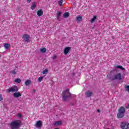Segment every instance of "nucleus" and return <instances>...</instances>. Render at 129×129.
Wrapping results in <instances>:
<instances>
[{
    "label": "nucleus",
    "mask_w": 129,
    "mask_h": 129,
    "mask_svg": "<svg viewBox=\"0 0 129 129\" xmlns=\"http://www.w3.org/2000/svg\"><path fill=\"white\" fill-rule=\"evenodd\" d=\"M75 97V95H73L69 92V89H67L64 91H63L62 93V101L65 102H68L70 101L71 98Z\"/></svg>",
    "instance_id": "1"
},
{
    "label": "nucleus",
    "mask_w": 129,
    "mask_h": 129,
    "mask_svg": "<svg viewBox=\"0 0 129 129\" xmlns=\"http://www.w3.org/2000/svg\"><path fill=\"white\" fill-rule=\"evenodd\" d=\"M22 125L21 120L13 121L10 124L11 129H19V127Z\"/></svg>",
    "instance_id": "2"
},
{
    "label": "nucleus",
    "mask_w": 129,
    "mask_h": 129,
    "mask_svg": "<svg viewBox=\"0 0 129 129\" xmlns=\"http://www.w3.org/2000/svg\"><path fill=\"white\" fill-rule=\"evenodd\" d=\"M118 112L117 114V118H122L124 116L125 113V108L123 106H121L118 110Z\"/></svg>",
    "instance_id": "3"
},
{
    "label": "nucleus",
    "mask_w": 129,
    "mask_h": 129,
    "mask_svg": "<svg viewBox=\"0 0 129 129\" xmlns=\"http://www.w3.org/2000/svg\"><path fill=\"white\" fill-rule=\"evenodd\" d=\"M110 80H112V81H113L114 80H121L122 79V76H121V74L118 73L116 75L113 76L112 77H111L110 78Z\"/></svg>",
    "instance_id": "4"
},
{
    "label": "nucleus",
    "mask_w": 129,
    "mask_h": 129,
    "mask_svg": "<svg viewBox=\"0 0 129 129\" xmlns=\"http://www.w3.org/2000/svg\"><path fill=\"white\" fill-rule=\"evenodd\" d=\"M18 91H19V89L16 86L9 88V89L7 90V92L8 93H10V92H18Z\"/></svg>",
    "instance_id": "5"
},
{
    "label": "nucleus",
    "mask_w": 129,
    "mask_h": 129,
    "mask_svg": "<svg viewBox=\"0 0 129 129\" xmlns=\"http://www.w3.org/2000/svg\"><path fill=\"white\" fill-rule=\"evenodd\" d=\"M120 127L122 129H128L129 123L127 122H121L120 124Z\"/></svg>",
    "instance_id": "6"
},
{
    "label": "nucleus",
    "mask_w": 129,
    "mask_h": 129,
    "mask_svg": "<svg viewBox=\"0 0 129 129\" xmlns=\"http://www.w3.org/2000/svg\"><path fill=\"white\" fill-rule=\"evenodd\" d=\"M22 39L25 42H26V43H29V41L30 40V35L28 34H23Z\"/></svg>",
    "instance_id": "7"
},
{
    "label": "nucleus",
    "mask_w": 129,
    "mask_h": 129,
    "mask_svg": "<svg viewBox=\"0 0 129 129\" xmlns=\"http://www.w3.org/2000/svg\"><path fill=\"white\" fill-rule=\"evenodd\" d=\"M71 50V47H67L64 49V55H67L68 53H69V51Z\"/></svg>",
    "instance_id": "8"
},
{
    "label": "nucleus",
    "mask_w": 129,
    "mask_h": 129,
    "mask_svg": "<svg viewBox=\"0 0 129 129\" xmlns=\"http://www.w3.org/2000/svg\"><path fill=\"white\" fill-rule=\"evenodd\" d=\"M43 125V123H42V121L39 120L36 122L35 126L36 127H41Z\"/></svg>",
    "instance_id": "9"
},
{
    "label": "nucleus",
    "mask_w": 129,
    "mask_h": 129,
    "mask_svg": "<svg viewBox=\"0 0 129 129\" xmlns=\"http://www.w3.org/2000/svg\"><path fill=\"white\" fill-rule=\"evenodd\" d=\"M86 97H91V96L93 94V93L92 92H90L89 91H87L85 93Z\"/></svg>",
    "instance_id": "10"
},
{
    "label": "nucleus",
    "mask_w": 129,
    "mask_h": 129,
    "mask_svg": "<svg viewBox=\"0 0 129 129\" xmlns=\"http://www.w3.org/2000/svg\"><path fill=\"white\" fill-rule=\"evenodd\" d=\"M13 96L15 98H18V97H20V96H22V94L20 92H16L13 94Z\"/></svg>",
    "instance_id": "11"
},
{
    "label": "nucleus",
    "mask_w": 129,
    "mask_h": 129,
    "mask_svg": "<svg viewBox=\"0 0 129 129\" xmlns=\"http://www.w3.org/2000/svg\"><path fill=\"white\" fill-rule=\"evenodd\" d=\"M43 10L42 9L38 10L37 12V16L38 17H41V16H43Z\"/></svg>",
    "instance_id": "12"
},
{
    "label": "nucleus",
    "mask_w": 129,
    "mask_h": 129,
    "mask_svg": "<svg viewBox=\"0 0 129 129\" xmlns=\"http://www.w3.org/2000/svg\"><path fill=\"white\" fill-rule=\"evenodd\" d=\"M31 84H32V81L30 80H27L25 83V85L26 86H29V85H31Z\"/></svg>",
    "instance_id": "13"
},
{
    "label": "nucleus",
    "mask_w": 129,
    "mask_h": 129,
    "mask_svg": "<svg viewBox=\"0 0 129 129\" xmlns=\"http://www.w3.org/2000/svg\"><path fill=\"white\" fill-rule=\"evenodd\" d=\"M60 124H62V121L61 120L56 121L54 123L53 125H55V126H58V125H60Z\"/></svg>",
    "instance_id": "14"
},
{
    "label": "nucleus",
    "mask_w": 129,
    "mask_h": 129,
    "mask_svg": "<svg viewBox=\"0 0 129 129\" xmlns=\"http://www.w3.org/2000/svg\"><path fill=\"white\" fill-rule=\"evenodd\" d=\"M96 19H97V16H94L93 18L91 19V20L90 21V23L91 24H93V23H94V22H95V20H96Z\"/></svg>",
    "instance_id": "15"
},
{
    "label": "nucleus",
    "mask_w": 129,
    "mask_h": 129,
    "mask_svg": "<svg viewBox=\"0 0 129 129\" xmlns=\"http://www.w3.org/2000/svg\"><path fill=\"white\" fill-rule=\"evenodd\" d=\"M40 51L41 53H46V51H47V49H46V48L45 47H43V48H40Z\"/></svg>",
    "instance_id": "16"
},
{
    "label": "nucleus",
    "mask_w": 129,
    "mask_h": 129,
    "mask_svg": "<svg viewBox=\"0 0 129 129\" xmlns=\"http://www.w3.org/2000/svg\"><path fill=\"white\" fill-rule=\"evenodd\" d=\"M70 15H69V13L68 12H66L63 14V15H62L63 18H68V17H69Z\"/></svg>",
    "instance_id": "17"
},
{
    "label": "nucleus",
    "mask_w": 129,
    "mask_h": 129,
    "mask_svg": "<svg viewBox=\"0 0 129 129\" xmlns=\"http://www.w3.org/2000/svg\"><path fill=\"white\" fill-rule=\"evenodd\" d=\"M76 20L78 22H81V21H82V16H78L76 18Z\"/></svg>",
    "instance_id": "18"
},
{
    "label": "nucleus",
    "mask_w": 129,
    "mask_h": 129,
    "mask_svg": "<svg viewBox=\"0 0 129 129\" xmlns=\"http://www.w3.org/2000/svg\"><path fill=\"white\" fill-rule=\"evenodd\" d=\"M10 44L9 43H5L4 47L6 49V50H9V48H10Z\"/></svg>",
    "instance_id": "19"
},
{
    "label": "nucleus",
    "mask_w": 129,
    "mask_h": 129,
    "mask_svg": "<svg viewBox=\"0 0 129 129\" xmlns=\"http://www.w3.org/2000/svg\"><path fill=\"white\" fill-rule=\"evenodd\" d=\"M117 69H120L121 70H125V69L121 66H117L115 67Z\"/></svg>",
    "instance_id": "20"
},
{
    "label": "nucleus",
    "mask_w": 129,
    "mask_h": 129,
    "mask_svg": "<svg viewBox=\"0 0 129 129\" xmlns=\"http://www.w3.org/2000/svg\"><path fill=\"white\" fill-rule=\"evenodd\" d=\"M21 81L22 80H20V79L19 78H18L15 80V82H16V83H21Z\"/></svg>",
    "instance_id": "21"
},
{
    "label": "nucleus",
    "mask_w": 129,
    "mask_h": 129,
    "mask_svg": "<svg viewBox=\"0 0 129 129\" xmlns=\"http://www.w3.org/2000/svg\"><path fill=\"white\" fill-rule=\"evenodd\" d=\"M43 79H44V77H40L38 79V82H41V81H43Z\"/></svg>",
    "instance_id": "22"
},
{
    "label": "nucleus",
    "mask_w": 129,
    "mask_h": 129,
    "mask_svg": "<svg viewBox=\"0 0 129 129\" xmlns=\"http://www.w3.org/2000/svg\"><path fill=\"white\" fill-rule=\"evenodd\" d=\"M36 8V3L34 2L33 5L31 6V10H34Z\"/></svg>",
    "instance_id": "23"
},
{
    "label": "nucleus",
    "mask_w": 129,
    "mask_h": 129,
    "mask_svg": "<svg viewBox=\"0 0 129 129\" xmlns=\"http://www.w3.org/2000/svg\"><path fill=\"white\" fill-rule=\"evenodd\" d=\"M60 16H61V12H59L57 13V20H59V19H60Z\"/></svg>",
    "instance_id": "24"
},
{
    "label": "nucleus",
    "mask_w": 129,
    "mask_h": 129,
    "mask_svg": "<svg viewBox=\"0 0 129 129\" xmlns=\"http://www.w3.org/2000/svg\"><path fill=\"white\" fill-rule=\"evenodd\" d=\"M48 73V70L46 69L42 72V74H47Z\"/></svg>",
    "instance_id": "25"
},
{
    "label": "nucleus",
    "mask_w": 129,
    "mask_h": 129,
    "mask_svg": "<svg viewBox=\"0 0 129 129\" xmlns=\"http://www.w3.org/2000/svg\"><path fill=\"white\" fill-rule=\"evenodd\" d=\"M58 4H59V6H63V1L61 0V1H59Z\"/></svg>",
    "instance_id": "26"
},
{
    "label": "nucleus",
    "mask_w": 129,
    "mask_h": 129,
    "mask_svg": "<svg viewBox=\"0 0 129 129\" xmlns=\"http://www.w3.org/2000/svg\"><path fill=\"white\" fill-rule=\"evenodd\" d=\"M10 73H12V74H14V75L17 74V72L15 70L12 71L10 72Z\"/></svg>",
    "instance_id": "27"
},
{
    "label": "nucleus",
    "mask_w": 129,
    "mask_h": 129,
    "mask_svg": "<svg viewBox=\"0 0 129 129\" xmlns=\"http://www.w3.org/2000/svg\"><path fill=\"white\" fill-rule=\"evenodd\" d=\"M4 100V98H3V95L2 94H0V101Z\"/></svg>",
    "instance_id": "28"
},
{
    "label": "nucleus",
    "mask_w": 129,
    "mask_h": 129,
    "mask_svg": "<svg viewBox=\"0 0 129 129\" xmlns=\"http://www.w3.org/2000/svg\"><path fill=\"white\" fill-rule=\"evenodd\" d=\"M17 116H18V117H20L21 118V117H22V115L21 113H19L17 115Z\"/></svg>",
    "instance_id": "29"
},
{
    "label": "nucleus",
    "mask_w": 129,
    "mask_h": 129,
    "mask_svg": "<svg viewBox=\"0 0 129 129\" xmlns=\"http://www.w3.org/2000/svg\"><path fill=\"white\" fill-rule=\"evenodd\" d=\"M56 58H57V56L56 55H54L53 57H52V59H53V60H55V59H56Z\"/></svg>",
    "instance_id": "30"
},
{
    "label": "nucleus",
    "mask_w": 129,
    "mask_h": 129,
    "mask_svg": "<svg viewBox=\"0 0 129 129\" xmlns=\"http://www.w3.org/2000/svg\"><path fill=\"white\" fill-rule=\"evenodd\" d=\"M27 3L28 4H30V3H31V2H32V0H27Z\"/></svg>",
    "instance_id": "31"
},
{
    "label": "nucleus",
    "mask_w": 129,
    "mask_h": 129,
    "mask_svg": "<svg viewBox=\"0 0 129 129\" xmlns=\"http://www.w3.org/2000/svg\"><path fill=\"white\" fill-rule=\"evenodd\" d=\"M126 108H129V104L126 106Z\"/></svg>",
    "instance_id": "32"
},
{
    "label": "nucleus",
    "mask_w": 129,
    "mask_h": 129,
    "mask_svg": "<svg viewBox=\"0 0 129 129\" xmlns=\"http://www.w3.org/2000/svg\"><path fill=\"white\" fill-rule=\"evenodd\" d=\"M97 112H100V110L98 109V110H97Z\"/></svg>",
    "instance_id": "33"
},
{
    "label": "nucleus",
    "mask_w": 129,
    "mask_h": 129,
    "mask_svg": "<svg viewBox=\"0 0 129 129\" xmlns=\"http://www.w3.org/2000/svg\"><path fill=\"white\" fill-rule=\"evenodd\" d=\"M71 105H72V106H73V105H74V104H73V103H71Z\"/></svg>",
    "instance_id": "34"
},
{
    "label": "nucleus",
    "mask_w": 129,
    "mask_h": 129,
    "mask_svg": "<svg viewBox=\"0 0 129 129\" xmlns=\"http://www.w3.org/2000/svg\"><path fill=\"white\" fill-rule=\"evenodd\" d=\"M75 75V74L74 73H73L72 74V76H74Z\"/></svg>",
    "instance_id": "35"
},
{
    "label": "nucleus",
    "mask_w": 129,
    "mask_h": 129,
    "mask_svg": "<svg viewBox=\"0 0 129 129\" xmlns=\"http://www.w3.org/2000/svg\"><path fill=\"white\" fill-rule=\"evenodd\" d=\"M33 92H34V93L36 92V90L34 89V90H33Z\"/></svg>",
    "instance_id": "36"
},
{
    "label": "nucleus",
    "mask_w": 129,
    "mask_h": 129,
    "mask_svg": "<svg viewBox=\"0 0 129 129\" xmlns=\"http://www.w3.org/2000/svg\"><path fill=\"white\" fill-rule=\"evenodd\" d=\"M108 129H109V128H108Z\"/></svg>",
    "instance_id": "37"
}]
</instances>
